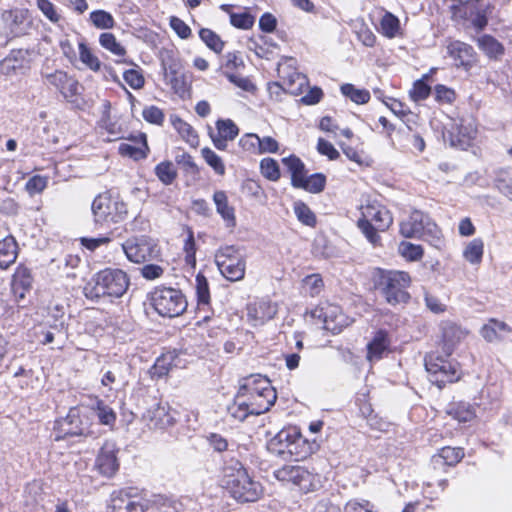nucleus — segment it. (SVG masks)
<instances>
[{
	"instance_id": "nucleus-62",
	"label": "nucleus",
	"mask_w": 512,
	"mask_h": 512,
	"mask_svg": "<svg viewBox=\"0 0 512 512\" xmlns=\"http://www.w3.org/2000/svg\"><path fill=\"white\" fill-rule=\"evenodd\" d=\"M434 93L436 101L440 103L451 104L456 98L454 90L442 84L435 86Z\"/></svg>"
},
{
	"instance_id": "nucleus-34",
	"label": "nucleus",
	"mask_w": 512,
	"mask_h": 512,
	"mask_svg": "<svg viewBox=\"0 0 512 512\" xmlns=\"http://www.w3.org/2000/svg\"><path fill=\"white\" fill-rule=\"evenodd\" d=\"M282 163L291 174V185L296 188L297 184L300 183L306 175L304 163L295 155L283 158Z\"/></svg>"
},
{
	"instance_id": "nucleus-57",
	"label": "nucleus",
	"mask_w": 512,
	"mask_h": 512,
	"mask_svg": "<svg viewBox=\"0 0 512 512\" xmlns=\"http://www.w3.org/2000/svg\"><path fill=\"white\" fill-rule=\"evenodd\" d=\"M399 252L408 260L417 261L423 256V249L420 245L403 241L399 245Z\"/></svg>"
},
{
	"instance_id": "nucleus-10",
	"label": "nucleus",
	"mask_w": 512,
	"mask_h": 512,
	"mask_svg": "<svg viewBox=\"0 0 512 512\" xmlns=\"http://www.w3.org/2000/svg\"><path fill=\"white\" fill-rule=\"evenodd\" d=\"M425 368L430 381L439 388L447 383H453L460 378L458 363L431 353L425 357Z\"/></svg>"
},
{
	"instance_id": "nucleus-56",
	"label": "nucleus",
	"mask_w": 512,
	"mask_h": 512,
	"mask_svg": "<svg viewBox=\"0 0 512 512\" xmlns=\"http://www.w3.org/2000/svg\"><path fill=\"white\" fill-rule=\"evenodd\" d=\"M495 188L510 201H512V175L500 173L495 181Z\"/></svg>"
},
{
	"instance_id": "nucleus-16",
	"label": "nucleus",
	"mask_w": 512,
	"mask_h": 512,
	"mask_svg": "<svg viewBox=\"0 0 512 512\" xmlns=\"http://www.w3.org/2000/svg\"><path fill=\"white\" fill-rule=\"evenodd\" d=\"M175 414L168 403H156L146 410L143 419L151 429H166L175 424Z\"/></svg>"
},
{
	"instance_id": "nucleus-14",
	"label": "nucleus",
	"mask_w": 512,
	"mask_h": 512,
	"mask_svg": "<svg viewBox=\"0 0 512 512\" xmlns=\"http://www.w3.org/2000/svg\"><path fill=\"white\" fill-rule=\"evenodd\" d=\"M312 317L323 323V328L333 334L340 333L352 320L346 316L341 307L328 302L321 303L312 311Z\"/></svg>"
},
{
	"instance_id": "nucleus-5",
	"label": "nucleus",
	"mask_w": 512,
	"mask_h": 512,
	"mask_svg": "<svg viewBox=\"0 0 512 512\" xmlns=\"http://www.w3.org/2000/svg\"><path fill=\"white\" fill-rule=\"evenodd\" d=\"M392 222L393 218L384 206L375 201H367L361 206V218L357 221V226L367 240L376 246L380 242L377 231H385Z\"/></svg>"
},
{
	"instance_id": "nucleus-15",
	"label": "nucleus",
	"mask_w": 512,
	"mask_h": 512,
	"mask_svg": "<svg viewBox=\"0 0 512 512\" xmlns=\"http://www.w3.org/2000/svg\"><path fill=\"white\" fill-rule=\"evenodd\" d=\"M447 54L454 61L457 68L465 71L471 70L477 63V53L474 48L460 40L449 41L446 46Z\"/></svg>"
},
{
	"instance_id": "nucleus-59",
	"label": "nucleus",
	"mask_w": 512,
	"mask_h": 512,
	"mask_svg": "<svg viewBox=\"0 0 512 512\" xmlns=\"http://www.w3.org/2000/svg\"><path fill=\"white\" fill-rule=\"evenodd\" d=\"M243 66V60L235 52H229L224 56V62L221 64L220 70L226 75L227 71L233 72Z\"/></svg>"
},
{
	"instance_id": "nucleus-32",
	"label": "nucleus",
	"mask_w": 512,
	"mask_h": 512,
	"mask_svg": "<svg viewBox=\"0 0 512 512\" xmlns=\"http://www.w3.org/2000/svg\"><path fill=\"white\" fill-rule=\"evenodd\" d=\"M17 243L12 236L0 241V268L7 269L17 258Z\"/></svg>"
},
{
	"instance_id": "nucleus-8",
	"label": "nucleus",
	"mask_w": 512,
	"mask_h": 512,
	"mask_svg": "<svg viewBox=\"0 0 512 512\" xmlns=\"http://www.w3.org/2000/svg\"><path fill=\"white\" fill-rule=\"evenodd\" d=\"M151 304L162 317H177L187 309V300L181 290L158 287L151 293Z\"/></svg>"
},
{
	"instance_id": "nucleus-27",
	"label": "nucleus",
	"mask_w": 512,
	"mask_h": 512,
	"mask_svg": "<svg viewBox=\"0 0 512 512\" xmlns=\"http://www.w3.org/2000/svg\"><path fill=\"white\" fill-rule=\"evenodd\" d=\"M290 427L282 429L274 437H272L267 443V449L270 453L287 459L290 449Z\"/></svg>"
},
{
	"instance_id": "nucleus-39",
	"label": "nucleus",
	"mask_w": 512,
	"mask_h": 512,
	"mask_svg": "<svg viewBox=\"0 0 512 512\" xmlns=\"http://www.w3.org/2000/svg\"><path fill=\"white\" fill-rule=\"evenodd\" d=\"M195 289L197 295V303L199 311L202 307L210 304V290L206 277L202 273H198L195 278Z\"/></svg>"
},
{
	"instance_id": "nucleus-12",
	"label": "nucleus",
	"mask_w": 512,
	"mask_h": 512,
	"mask_svg": "<svg viewBox=\"0 0 512 512\" xmlns=\"http://www.w3.org/2000/svg\"><path fill=\"white\" fill-rule=\"evenodd\" d=\"M215 262L227 280L236 282L244 278L246 261L235 246L220 248L215 254Z\"/></svg>"
},
{
	"instance_id": "nucleus-28",
	"label": "nucleus",
	"mask_w": 512,
	"mask_h": 512,
	"mask_svg": "<svg viewBox=\"0 0 512 512\" xmlns=\"http://www.w3.org/2000/svg\"><path fill=\"white\" fill-rule=\"evenodd\" d=\"M390 341L388 334L384 330L376 332L372 341L367 345V358L369 361H377L383 357V354L387 352Z\"/></svg>"
},
{
	"instance_id": "nucleus-19",
	"label": "nucleus",
	"mask_w": 512,
	"mask_h": 512,
	"mask_svg": "<svg viewBox=\"0 0 512 512\" xmlns=\"http://www.w3.org/2000/svg\"><path fill=\"white\" fill-rule=\"evenodd\" d=\"M290 449L288 457L295 461L306 459L314 452L315 443L304 438L295 427H290Z\"/></svg>"
},
{
	"instance_id": "nucleus-4",
	"label": "nucleus",
	"mask_w": 512,
	"mask_h": 512,
	"mask_svg": "<svg viewBox=\"0 0 512 512\" xmlns=\"http://www.w3.org/2000/svg\"><path fill=\"white\" fill-rule=\"evenodd\" d=\"M240 389L246 394L256 415L269 411L277 399V393L271 385V381L261 374H253L244 378Z\"/></svg>"
},
{
	"instance_id": "nucleus-55",
	"label": "nucleus",
	"mask_w": 512,
	"mask_h": 512,
	"mask_svg": "<svg viewBox=\"0 0 512 512\" xmlns=\"http://www.w3.org/2000/svg\"><path fill=\"white\" fill-rule=\"evenodd\" d=\"M427 76L414 82L413 87L410 91V97L414 101L425 100L431 93V87L425 82Z\"/></svg>"
},
{
	"instance_id": "nucleus-47",
	"label": "nucleus",
	"mask_w": 512,
	"mask_h": 512,
	"mask_svg": "<svg viewBox=\"0 0 512 512\" xmlns=\"http://www.w3.org/2000/svg\"><path fill=\"white\" fill-rule=\"evenodd\" d=\"M294 213L297 219L304 225L314 227L316 225V216L312 210L302 201L294 203Z\"/></svg>"
},
{
	"instance_id": "nucleus-3",
	"label": "nucleus",
	"mask_w": 512,
	"mask_h": 512,
	"mask_svg": "<svg viewBox=\"0 0 512 512\" xmlns=\"http://www.w3.org/2000/svg\"><path fill=\"white\" fill-rule=\"evenodd\" d=\"M94 224L101 228H108L127 220V204L119 197L108 192L98 194L91 205Z\"/></svg>"
},
{
	"instance_id": "nucleus-63",
	"label": "nucleus",
	"mask_w": 512,
	"mask_h": 512,
	"mask_svg": "<svg viewBox=\"0 0 512 512\" xmlns=\"http://www.w3.org/2000/svg\"><path fill=\"white\" fill-rule=\"evenodd\" d=\"M345 512H376L374 505L367 500H350L345 505Z\"/></svg>"
},
{
	"instance_id": "nucleus-22",
	"label": "nucleus",
	"mask_w": 512,
	"mask_h": 512,
	"mask_svg": "<svg viewBox=\"0 0 512 512\" xmlns=\"http://www.w3.org/2000/svg\"><path fill=\"white\" fill-rule=\"evenodd\" d=\"M227 414L235 421L243 422L248 416L256 415V412L248 401L246 394L239 388L233 402L227 407Z\"/></svg>"
},
{
	"instance_id": "nucleus-45",
	"label": "nucleus",
	"mask_w": 512,
	"mask_h": 512,
	"mask_svg": "<svg viewBox=\"0 0 512 512\" xmlns=\"http://www.w3.org/2000/svg\"><path fill=\"white\" fill-rule=\"evenodd\" d=\"M381 32L388 38H394L400 28L399 19L390 12H386L380 22Z\"/></svg>"
},
{
	"instance_id": "nucleus-60",
	"label": "nucleus",
	"mask_w": 512,
	"mask_h": 512,
	"mask_svg": "<svg viewBox=\"0 0 512 512\" xmlns=\"http://www.w3.org/2000/svg\"><path fill=\"white\" fill-rule=\"evenodd\" d=\"M303 284L311 296L318 295L324 284L319 274H311L303 279Z\"/></svg>"
},
{
	"instance_id": "nucleus-61",
	"label": "nucleus",
	"mask_w": 512,
	"mask_h": 512,
	"mask_svg": "<svg viewBox=\"0 0 512 512\" xmlns=\"http://www.w3.org/2000/svg\"><path fill=\"white\" fill-rule=\"evenodd\" d=\"M142 116L147 122L156 125H162L164 121L163 111L154 105L145 107L143 109Z\"/></svg>"
},
{
	"instance_id": "nucleus-49",
	"label": "nucleus",
	"mask_w": 512,
	"mask_h": 512,
	"mask_svg": "<svg viewBox=\"0 0 512 512\" xmlns=\"http://www.w3.org/2000/svg\"><path fill=\"white\" fill-rule=\"evenodd\" d=\"M199 36L201 40L213 50L215 53H220L224 48V42L221 38L211 29L202 28L199 31Z\"/></svg>"
},
{
	"instance_id": "nucleus-43",
	"label": "nucleus",
	"mask_w": 512,
	"mask_h": 512,
	"mask_svg": "<svg viewBox=\"0 0 512 512\" xmlns=\"http://www.w3.org/2000/svg\"><path fill=\"white\" fill-rule=\"evenodd\" d=\"M216 129L217 132L215 133V135H218L230 141L234 140L239 134V128L231 119L217 120Z\"/></svg>"
},
{
	"instance_id": "nucleus-31",
	"label": "nucleus",
	"mask_w": 512,
	"mask_h": 512,
	"mask_svg": "<svg viewBox=\"0 0 512 512\" xmlns=\"http://www.w3.org/2000/svg\"><path fill=\"white\" fill-rule=\"evenodd\" d=\"M451 145L466 149L470 145L471 140L476 136V129L471 125H464L461 123L456 127V130L450 133Z\"/></svg>"
},
{
	"instance_id": "nucleus-54",
	"label": "nucleus",
	"mask_w": 512,
	"mask_h": 512,
	"mask_svg": "<svg viewBox=\"0 0 512 512\" xmlns=\"http://www.w3.org/2000/svg\"><path fill=\"white\" fill-rule=\"evenodd\" d=\"M79 57L82 63L93 71L100 69L99 59L91 52L87 45L83 42L79 43Z\"/></svg>"
},
{
	"instance_id": "nucleus-24",
	"label": "nucleus",
	"mask_w": 512,
	"mask_h": 512,
	"mask_svg": "<svg viewBox=\"0 0 512 512\" xmlns=\"http://www.w3.org/2000/svg\"><path fill=\"white\" fill-rule=\"evenodd\" d=\"M141 494L143 490L131 486L114 490L110 495L109 512H124L126 501L129 498H140Z\"/></svg>"
},
{
	"instance_id": "nucleus-58",
	"label": "nucleus",
	"mask_w": 512,
	"mask_h": 512,
	"mask_svg": "<svg viewBox=\"0 0 512 512\" xmlns=\"http://www.w3.org/2000/svg\"><path fill=\"white\" fill-rule=\"evenodd\" d=\"M123 78L133 89H141L145 84V79L140 68L126 70L123 73Z\"/></svg>"
},
{
	"instance_id": "nucleus-6",
	"label": "nucleus",
	"mask_w": 512,
	"mask_h": 512,
	"mask_svg": "<svg viewBox=\"0 0 512 512\" xmlns=\"http://www.w3.org/2000/svg\"><path fill=\"white\" fill-rule=\"evenodd\" d=\"M408 272L399 270H380L378 289L386 302L392 306L406 304L410 300L408 288L411 285Z\"/></svg>"
},
{
	"instance_id": "nucleus-64",
	"label": "nucleus",
	"mask_w": 512,
	"mask_h": 512,
	"mask_svg": "<svg viewBox=\"0 0 512 512\" xmlns=\"http://www.w3.org/2000/svg\"><path fill=\"white\" fill-rule=\"evenodd\" d=\"M149 507V501L144 499L142 495L140 498H129L124 506V512H145Z\"/></svg>"
},
{
	"instance_id": "nucleus-25",
	"label": "nucleus",
	"mask_w": 512,
	"mask_h": 512,
	"mask_svg": "<svg viewBox=\"0 0 512 512\" xmlns=\"http://www.w3.org/2000/svg\"><path fill=\"white\" fill-rule=\"evenodd\" d=\"M247 311L249 321L256 326L273 318L276 313V308L269 302L260 301L248 305Z\"/></svg>"
},
{
	"instance_id": "nucleus-52",
	"label": "nucleus",
	"mask_w": 512,
	"mask_h": 512,
	"mask_svg": "<svg viewBox=\"0 0 512 512\" xmlns=\"http://www.w3.org/2000/svg\"><path fill=\"white\" fill-rule=\"evenodd\" d=\"M438 457L443 459L444 464L453 466L462 460L464 451L459 447H443L439 451Z\"/></svg>"
},
{
	"instance_id": "nucleus-41",
	"label": "nucleus",
	"mask_w": 512,
	"mask_h": 512,
	"mask_svg": "<svg viewBox=\"0 0 512 512\" xmlns=\"http://www.w3.org/2000/svg\"><path fill=\"white\" fill-rule=\"evenodd\" d=\"M449 414L459 422H469L476 416L474 407L466 402L452 404Z\"/></svg>"
},
{
	"instance_id": "nucleus-23",
	"label": "nucleus",
	"mask_w": 512,
	"mask_h": 512,
	"mask_svg": "<svg viewBox=\"0 0 512 512\" xmlns=\"http://www.w3.org/2000/svg\"><path fill=\"white\" fill-rule=\"evenodd\" d=\"M213 202L216 206L217 213L225 222L226 227L234 228L236 226L235 209L229 204L226 193L222 190L214 192Z\"/></svg>"
},
{
	"instance_id": "nucleus-26",
	"label": "nucleus",
	"mask_w": 512,
	"mask_h": 512,
	"mask_svg": "<svg viewBox=\"0 0 512 512\" xmlns=\"http://www.w3.org/2000/svg\"><path fill=\"white\" fill-rule=\"evenodd\" d=\"M131 140L135 144H139L140 146H134L128 143H121L119 146V153L122 156H127L133 158L134 160L146 158L147 153L149 151L146 135L144 133H140L137 136L132 137Z\"/></svg>"
},
{
	"instance_id": "nucleus-11",
	"label": "nucleus",
	"mask_w": 512,
	"mask_h": 512,
	"mask_svg": "<svg viewBox=\"0 0 512 512\" xmlns=\"http://www.w3.org/2000/svg\"><path fill=\"white\" fill-rule=\"evenodd\" d=\"M426 217L420 211H414L401 222L400 233L405 238L430 237L427 240L435 247L442 243L441 230L436 224L425 222Z\"/></svg>"
},
{
	"instance_id": "nucleus-40",
	"label": "nucleus",
	"mask_w": 512,
	"mask_h": 512,
	"mask_svg": "<svg viewBox=\"0 0 512 512\" xmlns=\"http://www.w3.org/2000/svg\"><path fill=\"white\" fill-rule=\"evenodd\" d=\"M484 253V243L480 238H475L468 243L463 251V257L471 264H479Z\"/></svg>"
},
{
	"instance_id": "nucleus-44",
	"label": "nucleus",
	"mask_w": 512,
	"mask_h": 512,
	"mask_svg": "<svg viewBox=\"0 0 512 512\" xmlns=\"http://www.w3.org/2000/svg\"><path fill=\"white\" fill-rule=\"evenodd\" d=\"M100 45L116 56H125L126 49L117 41L112 33H102L99 37Z\"/></svg>"
},
{
	"instance_id": "nucleus-42",
	"label": "nucleus",
	"mask_w": 512,
	"mask_h": 512,
	"mask_svg": "<svg viewBox=\"0 0 512 512\" xmlns=\"http://www.w3.org/2000/svg\"><path fill=\"white\" fill-rule=\"evenodd\" d=\"M340 90L345 97L356 104H366L370 100V92L368 90L358 89L353 84H343Z\"/></svg>"
},
{
	"instance_id": "nucleus-50",
	"label": "nucleus",
	"mask_w": 512,
	"mask_h": 512,
	"mask_svg": "<svg viewBox=\"0 0 512 512\" xmlns=\"http://www.w3.org/2000/svg\"><path fill=\"white\" fill-rule=\"evenodd\" d=\"M155 174L158 179L165 185H170L175 180L177 173L170 161L159 163L155 167Z\"/></svg>"
},
{
	"instance_id": "nucleus-51",
	"label": "nucleus",
	"mask_w": 512,
	"mask_h": 512,
	"mask_svg": "<svg viewBox=\"0 0 512 512\" xmlns=\"http://www.w3.org/2000/svg\"><path fill=\"white\" fill-rule=\"evenodd\" d=\"M201 154L206 163L215 171L216 174H225V165L221 157H219L212 149L205 147L201 150Z\"/></svg>"
},
{
	"instance_id": "nucleus-33",
	"label": "nucleus",
	"mask_w": 512,
	"mask_h": 512,
	"mask_svg": "<svg viewBox=\"0 0 512 512\" xmlns=\"http://www.w3.org/2000/svg\"><path fill=\"white\" fill-rule=\"evenodd\" d=\"M124 370L125 366L123 364H113L103 373L101 384L107 387L110 391L113 390L114 385H126L127 381L124 376Z\"/></svg>"
},
{
	"instance_id": "nucleus-48",
	"label": "nucleus",
	"mask_w": 512,
	"mask_h": 512,
	"mask_svg": "<svg viewBox=\"0 0 512 512\" xmlns=\"http://www.w3.org/2000/svg\"><path fill=\"white\" fill-rule=\"evenodd\" d=\"M94 411L101 424L107 426H113L115 424L116 414L114 410L102 400L97 401Z\"/></svg>"
},
{
	"instance_id": "nucleus-7",
	"label": "nucleus",
	"mask_w": 512,
	"mask_h": 512,
	"mask_svg": "<svg viewBox=\"0 0 512 512\" xmlns=\"http://www.w3.org/2000/svg\"><path fill=\"white\" fill-rule=\"evenodd\" d=\"M451 18L465 28L482 31L488 24L491 6L484 0L459 1L450 6Z\"/></svg>"
},
{
	"instance_id": "nucleus-1",
	"label": "nucleus",
	"mask_w": 512,
	"mask_h": 512,
	"mask_svg": "<svg viewBox=\"0 0 512 512\" xmlns=\"http://www.w3.org/2000/svg\"><path fill=\"white\" fill-rule=\"evenodd\" d=\"M223 487L241 503L255 502L263 494L260 482L255 481L238 461L231 460L223 468Z\"/></svg>"
},
{
	"instance_id": "nucleus-30",
	"label": "nucleus",
	"mask_w": 512,
	"mask_h": 512,
	"mask_svg": "<svg viewBox=\"0 0 512 512\" xmlns=\"http://www.w3.org/2000/svg\"><path fill=\"white\" fill-rule=\"evenodd\" d=\"M176 350H169L165 353H162L155 361L151 374L152 377L162 378L166 376L172 367L176 366L177 359Z\"/></svg>"
},
{
	"instance_id": "nucleus-36",
	"label": "nucleus",
	"mask_w": 512,
	"mask_h": 512,
	"mask_svg": "<svg viewBox=\"0 0 512 512\" xmlns=\"http://www.w3.org/2000/svg\"><path fill=\"white\" fill-rule=\"evenodd\" d=\"M466 333L455 324H447L443 328V342H444V350L447 355H450L455 347V345L460 342Z\"/></svg>"
},
{
	"instance_id": "nucleus-21",
	"label": "nucleus",
	"mask_w": 512,
	"mask_h": 512,
	"mask_svg": "<svg viewBox=\"0 0 512 512\" xmlns=\"http://www.w3.org/2000/svg\"><path fill=\"white\" fill-rule=\"evenodd\" d=\"M96 466L99 472L106 476H113L119 469V463L116 457L114 445L105 444L96 459Z\"/></svg>"
},
{
	"instance_id": "nucleus-53",
	"label": "nucleus",
	"mask_w": 512,
	"mask_h": 512,
	"mask_svg": "<svg viewBox=\"0 0 512 512\" xmlns=\"http://www.w3.org/2000/svg\"><path fill=\"white\" fill-rule=\"evenodd\" d=\"M262 175L270 181H277L280 178L278 163L272 158H264L260 163Z\"/></svg>"
},
{
	"instance_id": "nucleus-13",
	"label": "nucleus",
	"mask_w": 512,
	"mask_h": 512,
	"mask_svg": "<svg viewBox=\"0 0 512 512\" xmlns=\"http://www.w3.org/2000/svg\"><path fill=\"white\" fill-rule=\"evenodd\" d=\"M55 440L59 441L68 436H89V419L82 414L78 407L69 410L66 417L55 422L54 425Z\"/></svg>"
},
{
	"instance_id": "nucleus-9",
	"label": "nucleus",
	"mask_w": 512,
	"mask_h": 512,
	"mask_svg": "<svg viewBox=\"0 0 512 512\" xmlns=\"http://www.w3.org/2000/svg\"><path fill=\"white\" fill-rule=\"evenodd\" d=\"M121 246L127 259L133 263H145L161 257L159 245L149 236L130 237Z\"/></svg>"
},
{
	"instance_id": "nucleus-2",
	"label": "nucleus",
	"mask_w": 512,
	"mask_h": 512,
	"mask_svg": "<svg viewBox=\"0 0 512 512\" xmlns=\"http://www.w3.org/2000/svg\"><path fill=\"white\" fill-rule=\"evenodd\" d=\"M129 277L120 269L106 268L96 273L84 286L83 293L90 300L102 296L119 298L128 289Z\"/></svg>"
},
{
	"instance_id": "nucleus-29",
	"label": "nucleus",
	"mask_w": 512,
	"mask_h": 512,
	"mask_svg": "<svg viewBox=\"0 0 512 512\" xmlns=\"http://www.w3.org/2000/svg\"><path fill=\"white\" fill-rule=\"evenodd\" d=\"M478 48L490 59L497 60L504 54V46L495 37L484 34L477 39Z\"/></svg>"
},
{
	"instance_id": "nucleus-17",
	"label": "nucleus",
	"mask_w": 512,
	"mask_h": 512,
	"mask_svg": "<svg viewBox=\"0 0 512 512\" xmlns=\"http://www.w3.org/2000/svg\"><path fill=\"white\" fill-rule=\"evenodd\" d=\"M34 275L32 269L19 264L12 276L11 291L17 303L24 301L33 288Z\"/></svg>"
},
{
	"instance_id": "nucleus-35",
	"label": "nucleus",
	"mask_w": 512,
	"mask_h": 512,
	"mask_svg": "<svg viewBox=\"0 0 512 512\" xmlns=\"http://www.w3.org/2000/svg\"><path fill=\"white\" fill-rule=\"evenodd\" d=\"M511 332V328L503 321L491 319L488 324L484 325L481 334L484 339L493 342L504 337Z\"/></svg>"
},
{
	"instance_id": "nucleus-38",
	"label": "nucleus",
	"mask_w": 512,
	"mask_h": 512,
	"mask_svg": "<svg viewBox=\"0 0 512 512\" xmlns=\"http://www.w3.org/2000/svg\"><path fill=\"white\" fill-rule=\"evenodd\" d=\"M326 177L322 173H315L307 177H303L302 181L297 184L296 188L304 189L310 193L317 194L324 190Z\"/></svg>"
},
{
	"instance_id": "nucleus-46",
	"label": "nucleus",
	"mask_w": 512,
	"mask_h": 512,
	"mask_svg": "<svg viewBox=\"0 0 512 512\" xmlns=\"http://www.w3.org/2000/svg\"><path fill=\"white\" fill-rule=\"evenodd\" d=\"M90 21L98 29H111L115 25V20L111 13L101 9L90 13Z\"/></svg>"
},
{
	"instance_id": "nucleus-20",
	"label": "nucleus",
	"mask_w": 512,
	"mask_h": 512,
	"mask_svg": "<svg viewBox=\"0 0 512 512\" xmlns=\"http://www.w3.org/2000/svg\"><path fill=\"white\" fill-rule=\"evenodd\" d=\"M277 480L303 486L310 481V473L299 465H284L274 472Z\"/></svg>"
},
{
	"instance_id": "nucleus-18",
	"label": "nucleus",
	"mask_w": 512,
	"mask_h": 512,
	"mask_svg": "<svg viewBox=\"0 0 512 512\" xmlns=\"http://www.w3.org/2000/svg\"><path fill=\"white\" fill-rule=\"evenodd\" d=\"M45 77L48 84L57 89L68 102L75 101L79 94V83L76 79L61 70L47 74Z\"/></svg>"
},
{
	"instance_id": "nucleus-37",
	"label": "nucleus",
	"mask_w": 512,
	"mask_h": 512,
	"mask_svg": "<svg viewBox=\"0 0 512 512\" xmlns=\"http://www.w3.org/2000/svg\"><path fill=\"white\" fill-rule=\"evenodd\" d=\"M171 123L173 127L177 130L180 136L191 146H196L199 143V138L197 132L194 128L182 120L181 118L175 116L171 118Z\"/></svg>"
}]
</instances>
